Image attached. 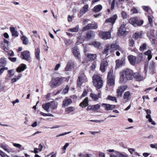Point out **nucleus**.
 Masks as SVG:
<instances>
[{
	"label": "nucleus",
	"instance_id": "nucleus-40",
	"mask_svg": "<svg viewBox=\"0 0 157 157\" xmlns=\"http://www.w3.org/2000/svg\"><path fill=\"white\" fill-rule=\"evenodd\" d=\"M89 45H92L95 47L99 48L100 46V44L98 41H93L89 44Z\"/></svg>",
	"mask_w": 157,
	"mask_h": 157
},
{
	"label": "nucleus",
	"instance_id": "nucleus-63",
	"mask_svg": "<svg viewBox=\"0 0 157 157\" xmlns=\"http://www.w3.org/2000/svg\"><path fill=\"white\" fill-rule=\"evenodd\" d=\"M9 59H10L11 61L13 62H15L17 59V58L15 57H9L8 58Z\"/></svg>",
	"mask_w": 157,
	"mask_h": 157
},
{
	"label": "nucleus",
	"instance_id": "nucleus-21",
	"mask_svg": "<svg viewBox=\"0 0 157 157\" xmlns=\"http://www.w3.org/2000/svg\"><path fill=\"white\" fill-rule=\"evenodd\" d=\"M125 25L122 24L121 25L120 28V29L118 30V35L121 36L122 35L124 34L125 32Z\"/></svg>",
	"mask_w": 157,
	"mask_h": 157
},
{
	"label": "nucleus",
	"instance_id": "nucleus-11",
	"mask_svg": "<svg viewBox=\"0 0 157 157\" xmlns=\"http://www.w3.org/2000/svg\"><path fill=\"white\" fill-rule=\"evenodd\" d=\"M75 66V64L74 62L72 60H69L67 63L65 68V70L66 71H68L70 69L73 68Z\"/></svg>",
	"mask_w": 157,
	"mask_h": 157
},
{
	"label": "nucleus",
	"instance_id": "nucleus-45",
	"mask_svg": "<svg viewBox=\"0 0 157 157\" xmlns=\"http://www.w3.org/2000/svg\"><path fill=\"white\" fill-rule=\"evenodd\" d=\"M115 152L117 155L119 157H127L126 155L123 154L119 151H115Z\"/></svg>",
	"mask_w": 157,
	"mask_h": 157
},
{
	"label": "nucleus",
	"instance_id": "nucleus-58",
	"mask_svg": "<svg viewBox=\"0 0 157 157\" xmlns=\"http://www.w3.org/2000/svg\"><path fill=\"white\" fill-rule=\"evenodd\" d=\"M6 52H7L8 54L10 56H14V53L12 51L10 50L9 51H6Z\"/></svg>",
	"mask_w": 157,
	"mask_h": 157
},
{
	"label": "nucleus",
	"instance_id": "nucleus-52",
	"mask_svg": "<svg viewBox=\"0 0 157 157\" xmlns=\"http://www.w3.org/2000/svg\"><path fill=\"white\" fill-rule=\"evenodd\" d=\"M107 99L108 100L112 101H115L116 102H117V101L116 98L115 97H113L111 96H109L107 97Z\"/></svg>",
	"mask_w": 157,
	"mask_h": 157
},
{
	"label": "nucleus",
	"instance_id": "nucleus-9",
	"mask_svg": "<svg viewBox=\"0 0 157 157\" xmlns=\"http://www.w3.org/2000/svg\"><path fill=\"white\" fill-rule=\"evenodd\" d=\"M72 102V100L71 98H66L63 101L62 107L65 108L70 105Z\"/></svg>",
	"mask_w": 157,
	"mask_h": 157
},
{
	"label": "nucleus",
	"instance_id": "nucleus-14",
	"mask_svg": "<svg viewBox=\"0 0 157 157\" xmlns=\"http://www.w3.org/2000/svg\"><path fill=\"white\" fill-rule=\"evenodd\" d=\"M109 47L110 48L111 52L117 50L120 51L121 52L123 51L122 49L116 44H112L110 45H109Z\"/></svg>",
	"mask_w": 157,
	"mask_h": 157
},
{
	"label": "nucleus",
	"instance_id": "nucleus-50",
	"mask_svg": "<svg viewBox=\"0 0 157 157\" xmlns=\"http://www.w3.org/2000/svg\"><path fill=\"white\" fill-rule=\"evenodd\" d=\"M143 55L142 53H139L137 56L138 61L139 62L143 60Z\"/></svg>",
	"mask_w": 157,
	"mask_h": 157
},
{
	"label": "nucleus",
	"instance_id": "nucleus-26",
	"mask_svg": "<svg viewBox=\"0 0 157 157\" xmlns=\"http://www.w3.org/2000/svg\"><path fill=\"white\" fill-rule=\"evenodd\" d=\"M133 77L136 80L138 81H141L143 79V77L138 73H136L133 75Z\"/></svg>",
	"mask_w": 157,
	"mask_h": 157
},
{
	"label": "nucleus",
	"instance_id": "nucleus-8",
	"mask_svg": "<svg viewBox=\"0 0 157 157\" xmlns=\"http://www.w3.org/2000/svg\"><path fill=\"white\" fill-rule=\"evenodd\" d=\"M127 77L128 80H131L133 78V75L132 71L129 69H127L125 71L123 72Z\"/></svg>",
	"mask_w": 157,
	"mask_h": 157
},
{
	"label": "nucleus",
	"instance_id": "nucleus-62",
	"mask_svg": "<svg viewBox=\"0 0 157 157\" xmlns=\"http://www.w3.org/2000/svg\"><path fill=\"white\" fill-rule=\"evenodd\" d=\"M90 121L92 122H94L95 123H102L104 122V121L103 120H90Z\"/></svg>",
	"mask_w": 157,
	"mask_h": 157
},
{
	"label": "nucleus",
	"instance_id": "nucleus-30",
	"mask_svg": "<svg viewBox=\"0 0 157 157\" xmlns=\"http://www.w3.org/2000/svg\"><path fill=\"white\" fill-rule=\"evenodd\" d=\"M102 7L101 5H98L94 7L92 9L94 12H98L101 11L102 9Z\"/></svg>",
	"mask_w": 157,
	"mask_h": 157
},
{
	"label": "nucleus",
	"instance_id": "nucleus-3",
	"mask_svg": "<svg viewBox=\"0 0 157 157\" xmlns=\"http://www.w3.org/2000/svg\"><path fill=\"white\" fill-rule=\"evenodd\" d=\"M113 73V70H110L108 74L107 83L109 86H114L115 84V77Z\"/></svg>",
	"mask_w": 157,
	"mask_h": 157
},
{
	"label": "nucleus",
	"instance_id": "nucleus-59",
	"mask_svg": "<svg viewBox=\"0 0 157 157\" xmlns=\"http://www.w3.org/2000/svg\"><path fill=\"white\" fill-rule=\"evenodd\" d=\"M8 69L7 67H2L0 69V75L2 74L5 70H7Z\"/></svg>",
	"mask_w": 157,
	"mask_h": 157
},
{
	"label": "nucleus",
	"instance_id": "nucleus-7",
	"mask_svg": "<svg viewBox=\"0 0 157 157\" xmlns=\"http://www.w3.org/2000/svg\"><path fill=\"white\" fill-rule=\"evenodd\" d=\"M100 37L104 40H107L110 38L111 35L110 33L109 32L101 31L99 33Z\"/></svg>",
	"mask_w": 157,
	"mask_h": 157
},
{
	"label": "nucleus",
	"instance_id": "nucleus-37",
	"mask_svg": "<svg viewBox=\"0 0 157 157\" xmlns=\"http://www.w3.org/2000/svg\"><path fill=\"white\" fill-rule=\"evenodd\" d=\"M151 52L150 50H148L144 53L145 55L147 56V59L149 60H150L152 57V55L151 54Z\"/></svg>",
	"mask_w": 157,
	"mask_h": 157
},
{
	"label": "nucleus",
	"instance_id": "nucleus-43",
	"mask_svg": "<svg viewBox=\"0 0 157 157\" xmlns=\"http://www.w3.org/2000/svg\"><path fill=\"white\" fill-rule=\"evenodd\" d=\"M141 32L136 33L133 35V38L134 39H137L141 37Z\"/></svg>",
	"mask_w": 157,
	"mask_h": 157
},
{
	"label": "nucleus",
	"instance_id": "nucleus-13",
	"mask_svg": "<svg viewBox=\"0 0 157 157\" xmlns=\"http://www.w3.org/2000/svg\"><path fill=\"white\" fill-rule=\"evenodd\" d=\"M116 67L117 68L119 67L124 65L125 63V58H122L120 59H117L116 61Z\"/></svg>",
	"mask_w": 157,
	"mask_h": 157
},
{
	"label": "nucleus",
	"instance_id": "nucleus-36",
	"mask_svg": "<svg viewBox=\"0 0 157 157\" xmlns=\"http://www.w3.org/2000/svg\"><path fill=\"white\" fill-rule=\"evenodd\" d=\"M21 39L22 41L23 44H24L26 45L29 43V40L28 38L25 36L23 35L21 37Z\"/></svg>",
	"mask_w": 157,
	"mask_h": 157
},
{
	"label": "nucleus",
	"instance_id": "nucleus-10",
	"mask_svg": "<svg viewBox=\"0 0 157 157\" xmlns=\"http://www.w3.org/2000/svg\"><path fill=\"white\" fill-rule=\"evenodd\" d=\"M9 43V41L5 39L1 42V46L5 51H6L8 49Z\"/></svg>",
	"mask_w": 157,
	"mask_h": 157
},
{
	"label": "nucleus",
	"instance_id": "nucleus-5",
	"mask_svg": "<svg viewBox=\"0 0 157 157\" xmlns=\"http://www.w3.org/2000/svg\"><path fill=\"white\" fill-rule=\"evenodd\" d=\"M86 81H87V78L84 73L82 72L80 73L78 79L77 80V86L80 87L83 83Z\"/></svg>",
	"mask_w": 157,
	"mask_h": 157
},
{
	"label": "nucleus",
	"instance_id": "nucleus-22",
	"mask_svg": "<svg viewBox=\"0 0 157 157\" xmlns=\"http://www.w3.org/2000/svg\"><path fill=\"white\" fill-rule=\"evenodd\" d=\"M108 65V63L106 61H103L101 64L100 70L101 72H104L105 71V67Z\"/></svg>",
	"mask_w": 157,
	"mask_h": 157
},
{
	"label": "nucleus",
	"instance_id": "nucleus-47",
	"mask_svg": "<svg viewBox=\"0 0 157 157\" xmlns=\"http://www.w3.org/2000/svg\"><path fill=\"white\" fill-rule=\"evenodd\" d=\"M93 111H96L98 110L100 107V105L98 104L92 105Z\"/></svg>",
	"mask_w": 157,
	"mask_h": 157
},
{
	"label": "nucleus",
	"instance_id": "nucleus-31",
	"mask_svg": "<svg viewBox=\"0 0 157 157\" xmlns=\"http://www.w3.org/2000/svg\"><path fill=\"white\" fill-rule=\"evenodd\" d=\"M75 110V108L73 106H69L65 109V111L67 113L69 114L70 113L74 112Z\"/></svg>",
	"mask_w": 157,
	"mask_h": 157
},
{
	"label": "nucleus",
	"instance_id": "nucleus-24",
	"mask_svg": "<svg viewBox=\"0 0 157 157\" xmlns=\"http://www.w3.org/2000/svg\"><path fill=\"white\" fill-rule=\"evenodd\" d=\"M10 30L12 33V36H13L17 37L18 36L17 31L15 30V28L14 27H10Z\"/></svg>",
	"mask_w": 157,
	"mask_h": 157
},
{
	"label": "nucleus",
	"instance_id": "nucleus-53",
	"mask_svg": "<svg viewBox=\"0 0 157 157\" xmlns=\"http://www.w3.org/2000/svg\"><path fill=\"white\" fill-rule=\"evenodd\" d=\"M69 87L68 85H67L65 88V89L63 90V91H62V93L63 94H65L67 93L68 91L69 90Z\"/></svg>",
	"mask_w": 157,
	"mask_h": 157
},
{
	"label": "nucleus",
	"instance_id": "nucleus-27",
	"mask_svg": "<svg viewBox=\"0 0 157 157\" xmlns=\"http://www.w3.org/2000/svg\"><path fill=\"white\" fill-rule=\"evenodd\" d=\"M50 108L52 110H54L57 107L58 103L57 102L54 101L49 102Z\"/></svg>",
	"mask_w": 157,
	"mask_h": 157
},
{
	"label": "nucleus",
	"instance_id": "nucleus-39",
	"mask_svg": "<svg viewBox=\"0 0 157 157\" xmlns=\"http://www.w3.org/2000/svg\"><path fill=\"white\" fill-rule=\"evenodd\" d=\"M79 29V26L77 25L75 28H71L69 29V31L72 32H77L78 31Z\"/></svg>",
	"mask_w": 157,
	"mask_h": 157
},
{
	"label": "nucleus",
	"instance_id": "nucleus-20",
	"mask_svg": "<svg viewBox=\"0 0 157 157\" xmlns=\"http://www.w3.org/2000/svg\"><path fill=\"white\" fill-rule=\"evenodd\" d=\"M88 6L86 5L83 6L81 9L80 11V16L84 14L86 12L88 11Z\"/></svg>",
	"mask_w": 157,
	"mask_h": 157
},
{
	"label": "nucleus",
	"instance_id": "nucleus-28",
	"mask_svg": "<svg viewBox=\"0 0 157 157\" xmlns=\"http://www.w3.org/2000/svg\"><path fill=\"white\" fill-rule=\"evenodd\" d=\"M27 68L25 64H21L17 69V71L18 72H20L26 69Z\"/></svg>",
	"mask_w": 157,
	"mask_h": 157
},
{
	"label": "nucleus",
	"instance_id": "nucleus-48",
	"mask_svg": "<svg viewBox=\"0 0 157 157\" xmlns=\"http://www.w3.org/2000/svg\"><path fill=\"white\" fill-rule=\"evenodd\" d=\"M155 63L153 61L150 62L149 65V69L151 71H153L155 67Z\"/></svg>",
	"mask_w": 157,
	"mask_h": 157
},
{
	"label": "nucleus",
	"instance_id": "nucleus-25",
	"mask_svg": "<svg viewBox=\"0 0 157 157\" xmlns=\"http://www.w3.org/2000/svg\"><path fill=\"white\" fill-rule=\"evenodd\" d=\"M90 96L94 100H96L101 97V93L99 92L98 94H96L92 93L90 94Z\"/></svg>",
	"mask_w": 157,
	"mask_h": 157
},
{
	"label": "nucleus",
	"instance_id": "nucleus-12",
	"mask_svg": "<svg viewBox=\"0 0 157 157\" xmlns=\"http://www.w3.org/2000/svg\"><path fill=\"white\" fill-rule=\"evenodd\" d=\"M101 106L105 109V110L107 111L112 110L114 109L115 107L114 105H111L105 103H102Z\"/></svg>",
	"mask_w": 157,
	"mask_h": 157
},
{
	"label": "nucleus",
	"instance_id": "nucleus-56",
	"mask_svg": "<svg viewBox=\"0 0 157 157\" xmlns=\"http://www.w3.org/2000/svg\"><path fill=\"white\" fill-rule=\"evenodd\" d=\"M121 15L123 19H125L127 17V14L126 12L124 11H122L121 13Z\"/></svg>",
	"mask_w": 157,
	"mask_h": 157
},
{
	"label": "nucleus",
	"instance_id": "nucleus-23",
	"mask_svg": "<svg viewBox=\"0 0 157 157\" xmlns=\"http://www.w3.org/2000/svg\"><path fill=\"white\" fill-rule=\"evenodd\" d=\"M117 15H115L112 17H110L109 19H107L106 20V22H110L113 25L114 23L117 18Z\"/></svg>",
	"mask_w": 157,
	"mask_h": 157
},
{
	"label": "nucleus",
	"instance_id": "nucleus-55",
	"mask_svg": "<svg viewBox=\"0 0 157 157\" xmlns=\"http://www.w3.org/2000/svg\"><path fill=\"white\" fill-rule=\"evenodd\" d=\"M13 145L14 147L18 148H20L22 147V145H21V144H17L16 143H13Z\"/></svg>",
	"mask_w": 157,
	"mask_h": 157
},
{
	"label": "nucleus",
	"instance_id": "nucleus-51",
	"mask_svg": "<svg viewBox=\"0 0 157 157\" xmlns=\"http://www.w3.org/2000/svg\"><path fill=\"white\" fill-rule=\"evenodd\" d=\"M134 40L132 39H129V46L133 47L134 46Z\"/></svg>",
	"mask_w": 157,
	"mask_h": 157
},
{
	"label": "nucleus",
	"instance_id": "nucleus-57",
	"mask_svg": "<svg viewBox=\"0 0 157 157\" xmlns=\"http://www.w3.org/2000/svg\"><path fill=\"white\" fill-rule=\"evenodd\" d=\"M115 1L116 0H113L111 5V9L112 10H113L114 8Z\"/></svg>",
	"mask_w": 157,
	"mask_h": 157
},
{
	"label": "nucleus",
	"instance_id": "nucleus-2",
	"mask_svg": "<svg viewBox=\"0 0 157 157\" xmlns=\"http://www.w3.org/2000/svg\"><path fill=\"white\" fill-rule=\"evenodd\" d=\"M93 82L94 85L97 88L99 89L103 85L102 79L100 76L95 75L93 76Z\"/></svg>",
	"mask_w": 157,
	"mask_h": 157
},
{
	"label": "nucleus",
	"instance_id": "nucleus-4",
	"mask_svg": "<svg viewBox=\"0 0 157 157\" xmlns=\"http://www.w3.org/2000/svg\"><path fill=\"white\" fill-rule=\"evenodd\" d=\"M143 20H138L137 17H132L129 20V23L134 26H141L143 23Z\"/></svg>",
	"mask_w": 157,
	"mask_h": 157
},
{
	"label": "nucleus",
	"instance_id": "nucleus-64",
	"mask_svg": "<svg viewBox=\"0 0 157 157\" xmlns=\"http://www.w3.org/2000/svg\"><path fill=\"white\" fill-rule=\"evenodd\" d=\"M99 157H105V154L104 153L100 152L99 154Z\"/></svg>",
	"mask_w": 157,
	"mask_h": 157
},
{
	"label": "nucleus",
	"instance_id": "nucleus-6",
	"mask_svg": "<svg viewBox=\"0 0 157 157\" xmlns=\"http://www.w3.org/2000/svg\"><path fill=\"white\" fill-rule=\"evenodd\" d=\"M21 59L28 61L31 59L30 52L28 51H25L22 52L21 54Z\"/></svg>",
	"mask_w": 157,
	"mask_h": 157
},
{
	"label": "nucleus",
	"instance_id": "nucleus-16",
	"mask_svg": "<svg viewBox=\"0 0 157 157\" xmlns=\"http://www.w3.org/2000/svg\"><path fill=\"white\" fill-rule=\"evenodd\" d=\"M126 88V86H121L119 87L117 90V96L119 97H121L122 93L124 92Z\"/></svg>",
	"mask_w": 157,
	"mask_h": 157
},
{
	"label": "nucleus",
	"instance_id": "nucleus-1",
	"mask_svg": "<svg viewBox=\"0 0 157 157\" xmlns=\"http://www.w3.org/2000/svg\"><path fill=\"white\" fill-rule=\"evenodd\" d=\"M66 80L63 77H56L52 79L50 82V86L52 88H55L63 84Z\"/></svg>",
	"mask_w": 157,
	"mask_h": 157
},
{
	"label": "nucleus",
	"instance_id": "nucleus-33",
	"mask_svg": "<svg viewBox=\"0 0 157 157\" xmlns=\"http://www.w3.org/2000/svg\"><path fill=\"white\" fill-rule=\"evenodd\" d=\"M94 33L92 31H90L86 33V38L87 39H89L91 37H94Z\"/></svg>",
	"mask_w": 157,
	"mask_h": 157
},
{
	"label": "nucleus",
	"instance_id": "nucleus-18",
	"mask_svg": "<svg viewBox=\"0 0 157 157\" xmlns=\"http://www.w3.org/2000/svg\"><path fill=\"white\" fill-rule=\"evenodd\" d=\"M96 57V54L88 53L87 55L86 60L88 61H93L95 60Z\"/></svg>",
	"mask_w": 157,
	"mask_h": 157
},
{
	"label": "nucleus",
	"instance_id": "nucleus-41",
	"mask_svg": "<svg viewBox=\"0 0 157 157\" xmlns=\"http://www.w3.org/2000/svg\"><path fill=\"white\" fill-rule=\"evenodd\" d=\"M130 96V93L129 91L125 92L124 94V98L127 101L129 99V97Z\"/></svg>",
	"mask_w": 157,
	"mask_h": 157
},
{
	"label": "nucleus",
	"instance_id": "nucleus-35",
	"mask_svg": "<svg viewBox=\"0 0 157 157\" xmlns=\"http://www.w3.org/2000/svg\"><path fill=\"white\" fill-rule=\"evenodd\" d=\"M40 49L39 48H37L35 49V55L36 59L39 60L40 58Z\"/></svg>",
	"mask_w": 157,
	"mask_h": 157
},
{
	"label": "nucleus",
	"instance_id": "nucleus-15",
	"mask_svg": "<svg viewBox=\"0 0 157 157\" xmlns=\"http://www.w3.org/2000/svg\"><path fill=\"white\" fill-rule=\"evenodd\" d=\"M73 53L75 56V57L77 58L78 59L80 58V54L77 47H75L73 48Z\"/></svg>",
	"mask_w": 157,
	"mask_h": 157
},
{
	"label": "nucleus",
	"instance_id": "nucleus-38",
	"mask_svg": "<svg viewBox=\"0 0 157 157\" xmlns=\"http://www.w3.org/2000/svg\"><path fill=\"white\" fill-rule=\"evenodd\" d=\"M111 51L110 48L109 47V45H107L105 48H104V50L103 52V54H105L106 56L108 55L109 51Z\"/></svg>",
	"mask_w": 157,
	"mask_h": 157
},
{
	"label": "nucleus",
	"instance_id": "nucleus-17",
	"mask_svg": "<svg viewBox=\"0 0 157 157\" xmlns=\"http://www.w3.org/2000/svg\"><path fill=\"white\" fill-rule=\"evenodd\" d=\"M120 80L121 83H126L127 82V81L128 80L124 75V73H123L122 72L120 73Z\"/></svg>",
	"mask_w": 157,
	"mask_h": 157
},
{
	"label": "nucleus",
	"instance_id": "nucleus-54",
	"mask_svg": "<svg viewBox=\"0 0 157 157\" xmlns=\"http://www.w3.org/2000/svg\"><path fill=\"white\" fill-rule=\"evenodd\" d=\"M148 119V121L149 122L151 123V124L153 125H155L156 124V123L153 121L151 118V117H149L148 118H146Z\"/></svg>",
	"mask_w": 157,
	"mask_h": 157
},
{
	"label": "nucleus",
	"instance_id": "nucleus-44",
	"mask_svg": "<svg viewBox=\"0 0 157 157\" xmlns=\"http://www.w3.org/2000/svg\"><path fill=\"white\" fill-rule=\"evenodd\" d=\"M144 109L146 112L147 113L146 118H148L149 117H151V110L149 109Z\"/></svg>",
	"mask_w": 157,
	"mask_h": 157
},
{
	"label": "nucleus",
	"instance_id": "nucleus-29",
	"mask_svg": "<svg viewBox=\"0 0 157 157\" xmlns=\"http://www.w3.org/2000/svg\"><path fill=\"white\" fill-rule=\"evenodd\" d=\"M42 108L47 112H49L50 111V103L48 102L44 103L42 105Z\"/></svg>",
	"mask_w": 157,
	"mask_h": 157
},
{
	"label": "nucleus",
	"instance_id": "nucleus-60",
	"mask_svg": "<svg viewBox=\"0 0 157 157\" xmlns=\"http://www.w3.org/2000/svg\"><path fill=\"white\" fill-rule=\"evenodd\" d=\"M74 18V16L73 15L70 16V15L68 17V21L71 22L72 21V19Z\"/></svg>",
	"mask_w": 157,
	"mask_h": 157
},
{
	"label": "nucleus",
	"instance_id": "nucleus-46",
	"mask_svg": "<svg viewBox=\"0 0 157 157\" xmlns=\"http://www.w3.org/2000/svg\"><path fill=\"white\" fill-rule=\"evenodd\" d=\"M147 45L145 43L143 44L140 47V50L141 51H143L147 49Z\"/></svg>",
	"mask_w": 157,
	"mask_h": 157
},
{
	"label": "nucleus",
	"instance_id": "nucleus-42",
	"mask_svg": "<svg viewBox=\"0 0 157 157\" xmlns=\"http://www.w3.org/2000/svg\"><path fill=\"white\" fill-rule=\"evenodd\" d=\"M92 24H88L86 26L84 27L82 29V30L83 31H86L87 30L89 29H92Z\"/></svg>",
	"mask_w": 157,
	"mask_h": 157
},
{
	"label": "nucleus",
	"instance_id": "nucleus-49",
	"mask_svg": "<svg viewBox=\"0 0 157 157\" xmlns=\"http://www.w3.org/2000/svg\"><path fill=\"white\" fill-rule=\"evenodd\" d=\"M8 72V76L9 78H11L14 75V72L13 70H9Z\"/></svg>",
	"mask_w": 157,
	"mask_h": 157
},
{
	"label": "nucleus",
	"instance_id": "nucleus-34",
	"mask_svg": "<svg viewBox=\"0 0 157 157\" xmlns=\"http://www.w3.org/2000/svg\"><path fill=\"white\" fill-rule=\"evenodd\" d=\"M7 63L6 59L4 58H2L0 59V67H4Z\"/></svg>",
	"mask_w": 157,
	"mask_h": 157
},
{
	"label": "nucleus",
	"instance_id": "nucleus-19",
	"mask_svg": "<svg viewBox=\"0 0 157 157\" xmlns=\"http://www.w3.org/2000/svg\"><path fill=\"white\" fill-rule=\"evenodd\" d=\"M128 58L131 64L134 65L136 63V57L135 56L130 55L128 57Z\"/></svg>",
	"mask_w": 157,
	"mask_h": 157
},
{
	"label": "nucleus",
	"instance_id": "nucleus-61",
	"mask_svg": "<svg viewBox=\"0 0 157 157\" xmlns=\"http://www.w3.org/2000/svg\"><path fill=\"white\" fill-rule=\"evenodd\" d=\"M1 147L6 151H7L8 152H9V149H8V148H7L6 147V146L1 145Z\"/></svg>",
	"mask_w": 157,
	"mask_h": 157
},
{
	"label": "nucleus",
	"instance_id": "nucleus-32",
	"mask_svg": "<svg viewBox=\"0 0 157 157\" xmlns=\"http://www.w3.org/2000/svg\"><path fill=\"white\" fill-rule=\"evenodd\" d=\"M88 105V100L87 97L83 101L80 103L79 106L81 107H86Z\"/></svg>",
	"mask_w": 157,
	"mask_h": 157
}]
</instances>
